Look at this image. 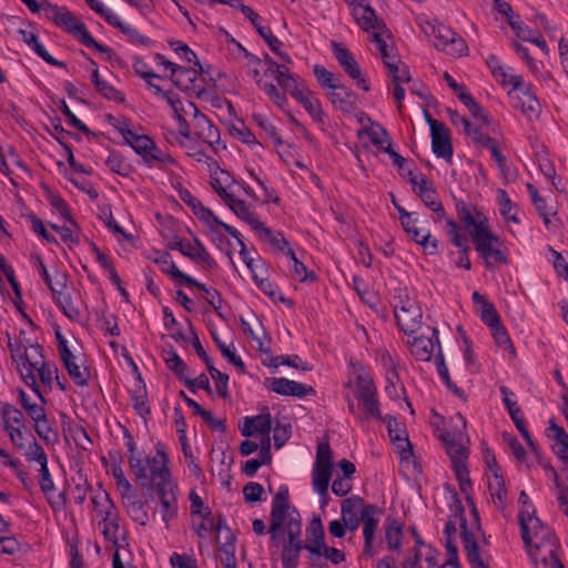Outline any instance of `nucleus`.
I'll list each match as a JSON object with an SVG mask.
<instances>
[{"mask_svg": "<svg viewBox=\"0 0 568 568\" xmlns=\"http://www.w3.org/2000/svg\"><path fill=\"white\" fill-rule=\"evenodd\" d=\"M352 367L355 374L353 383L356 389V398L362 404L366 415L376 420L384 419L379 409L377 387L372 375L365 371L361 363L352 364Z\"/></svg>", "mask_w": 568, "mask_h": 568, "instance_id": "obj_1", "label": "nucleus"}, {"mask_svg": "<svg viewBox=\"0 0 568 568\" xmlns=\"http://www.w3.org/2000/svg\"><path fill=\"white\" fill-rule=\"evenodd\" d=\"M471 242L478 255L484 260L486 268L493 270L495 264H509L508 256L498 247L500 244L499 237L490 229L485 232L480 227Z\"/></svg>", "mask_w": 568, "mask_h": 568, "instance_id": "obj_2", "label": "nucleus"}, {"mask_svg": "<svg viewBox=\"0 0 568 568\" xmlns=\"http://www.w3.org/2000/svg\"><path fill=\"white\" fill-rule=\"evenodd\" d=\"M432 36L435 38L434 45L437 50L445 51L454 57H463L468 53L466 41L459 37L450 27L443 23H428Z\"/></svg>", "mask_w": 568, "mask_h": 568, "instance_id": "obj_3", "label": "nucleus"}, {"mask_svg": "<svg viewBox=\"0 0 568 568\" xmlns=\"http://www.w3.org/2000/svg\"><path fill=\"white\" fill-rule=\"evenodd\" d=\"M43 10L49 20L53 21L55 26L64 28L68 33L77 37L80 42L83 41L84 34L89 33L87 26L65 7L44 2Z\"/></svg>", "mask_w": 568, "mask_h": 568, "instance_id": "obj_4", "label": "nucleus"}, {"mask_svg": "<svg viewBox=\"0 0 568 568\" xmlns=\"http://www.w3.org/2000/svg\"><path fill=\"white\" fill-rule=\"evenodd\" d=\"M332 50L335 59L337 60L344 72L353 79L358 88L365 92L371 90V83L366 75L361 71V67L356 61L354 54L344 44L333 41Z\"/></svg>", "mask_w": 568, "mask_h": 568, "instance_id": "obj_5", "label": "nucleus"}, {"mask_svg": "<svg viewBox=\"0 0 568 568\" xmlns=\"http://www.w3.org/2000/svg\"><path fill=\"white\" fill-rule=\"evenodd\" d=\"M518 521L520 527V535L524 541V545L530 556H532V537L530 535L529 523H532V529L535 537L539 536L541 532V537L547 539L548 541L555 540L554 534L545 526V524L536 516V510L532 508L529 510H520L518 515Z\"/></svg>", "mask_w": 568, "mask_h": 568, "instance_id": "obj_6", "label": "nucleus"}, {"mask_svg": "<svg viewBox=\"0 0 568 568\" xmlns=\"http://www.w3.org/2000/svg\"><path fill=\"white\" fill-rule=\"evenodd\" d=\"M169 272L171 273V277L176 281L179 285L196 287L199 291H202L205 294L207 304L216 312L220 318L226 321V316L221 311L223 298L217 290L207 288L203 283L182 272L176 265H172Z\"/></svg>", "mask_w": 568, "mask_h": 568, "instance_id": "obj_7", "label": "nucleus"}, {"mask_svg": "<svg viewBox=\"0 0 568 568\" xmlns=\"http://www.w3.org/2000/svg\"><path fill=\"white\" fill-rule=\"evenodd\" d=\"M383 509L375 504H367L363 508L361 519L363 521L364 548L363 554L366 557H374L377 551L374 548L375 531L378 527L379 516Z\"/></svg>", "mask_w": 568, "mask_h": 568, "instance_id": "obj_8", "label": "nucleus"}, {"mask_svg": "<svg viewBox=\"0 0 568 568\" xmlns=\"http://www.w3.org/2000/svg\"><path fill=\"white\" fill-rule=\"evenodd\" d=\"M264 386L278 395L303 398L314 396L316 390L313 386L305 385L285 377H268L264 379Z\"/></svg>", "mask_w": 568, "mask_h": 568, "instance_id": "obj_9", "label": "nucleus"}, {"mask_svg": "<svg viewBox=\"0 0 568 568\" xmlns=\"http://www.w3.org/2000/svg\"><path fill=\"white\" fill-rule=\"evenodd\" d=\"M349 7H352L353 18L363 30L369 31L385 28L383 20L377 18L376 11L369 6V3H365L364 0L358 1V3L351 4Z\"/></svg>", "mask_w": 568, "mask_h": 568, "instance_id": "obj_10", "label": "nucleus"}, {"mask_svg": "<svg viewBox=\"0 0 568 568\" xmlns=\"http://www.w3.org/2000/svg\"><path fill=\"white\" fill-rule=\"evenodd\" d=\"M100 17H102L110 26L126 36L130 41L138 42L144 47H152L154 44V41L151 38L141 34L138 29L123 22L119 16L113 13L110 9L106 8Z\"/></svg>", "mask_w": 568, "mask_h": 568, "instance_id": "obj_11", "label": "nucleus"}, {"mask_svg": "<svg viewBox=\"0 0 568 568\" xmlns=\"http://www.w3.org/2000/svg\"><path fill=\"white\" fill-rule=\"evenodd\" d=\"M422 308L418 303L409 304L403 311L395 312L396 323L399 329L406 335H412L422 325Z\"/></svg>", "mask_w": 568, "mask_h": 568, "instance_id": "obj_12", "label": "nucleus"}, {"mask_svg": "<svg viewBox=\"0 0 568 568\" xmlns=\"http://www.w3.org/2000/svg\"><path fill=\"white\" fill-rule=\"evenodd\" d=\"M31 347L34 351V361L30 363V366L34 367L43 386L51 390L53 375L59 373L58 367L55 364H50L44 361L42 347L38 343H36V345H31Z\"/></svg>", "mask_w": 568, "mask_h": 568, "instance_id": "obj_13", "label": "nucleus"}, {"mask_svg": "<svg viewBox=\"0 0 568 568\" xmlns=\"http://www.w3.org/2000/svg\"><path fill=\"white\" fill-rule=\"evenodd\" d=\"M435 344L442 349L437 328L432 329V337L418 336L410 342V352L416 359L429 362L434 353Z\"/></svg>", "mask_w": 568, "mask_h": 568, "instance_id": "obj_14", "label": "nucleus"}, {"mask_svg": "<svg viewBox=\"0 0 568 568\" xmlns=\"http://www.w3.org/2000/svg\"><path fill=\"white\" fill-rule=\"evenodd\" d=\"M328 99L334 108L342 113L351 114L356 110L357 94L344 84L337 87L336 90H332L328 94Z\"/></svg>", "mask_w": 568, "mask_h": 568, "instance_id": "obj_15", "label": "nucleus"}, {"mask_svg": "<svg viewBox=\"0 0 568 568\" xmlns=\"http://www.w3.org/2000/svg\"><path fill=\"white\" fill-rule=\"evenodd\" d=\"M432 136V151L437 158L450 161L454 150L449 131L445 125H442L430 132Z\"/></svg>", "mask_w": 568, "mask_h": 568, "instance_id": "obj_16", "label": "nucleus"}, {"mask_svg": "<svg viewBox=\"0 0 568 568\" xmlns=\"http://www.w3.org/2000/svg\"><path fill=\"white\" fill-rule=\"evenodd\" d=\"M120 134L123 138V143L129 145L136 154L143 160L149 154L150 149L154 148V140L145 134H138L129 128L120 130Z\"/></svg>", "mask_w": 568, "mask_h": 568, "instance_id": "obj_17", "label": "nucleus"}, {"mask_svg": "<svg viewBox=\"0 0 568 568\" xmlns=\"http://www.w3.org/2000/svg\"><path fill=\"white\" fill-rule=\"evenodd\" d=\"M306 544H303L307 552L314 555L325 545V531L320 517H314L306 528Z\"/></svg>", "mask_w": 568, "mask_h": 568, "instance_id": "obj_18", "label": "nucleus"}, {"mask_svg": "<svg viewBox=\"0 0 568 568\" xmlns=\"http://www.w3.org/2000/svg\"><path fill=\"white\" fill-rule=\"evenodd\" d=\"M384 528L387 549L389 551H399L404 539V524L396 517L387 516Z\"/></svg>", "mask_w": 568, "mask_h": 568, "instance_id": "obj_19", "label": "nucleus"}, {"mask_svg": "<svg viewBox=\"0 0 568 568\" xmlns=\"http://www.w3.org/2000/svg\"><path fill=\"white\" fill-rule=\"evenodd\" d=\"M18 33L20 34L21 40L47 63L59 68L65 67L63 61L57 60L48 52L45 47L39 41V38L36 33L23 29H19Z\"/></svg>", "mask_w": 568, "mask_h": 568, "instance_id": "obj_20", "label": "nucleus"}, {"mask_svg": "<svg viewBox=\"0 0 568 568\" xmlns=\"http://www.w3.org/2000/svg\"><path fill=\"white\" fill-rule=\"evenodd\" d=\"M61 420H62V430H63L65 437H71L73 439L74 444L79 448L87 449V445L92 444V440H91L87 429L82 425L72 420L65 414L61 415Z\"/></svg>", "mask_w": 568, "mask_h": 568, "instance_id": "obj_21", "label": "nucleus"}, {"mask_svg": "<svg viewBox=\"0 0 568 568\" xmlns=\"http://www.w3.org/2000/svg\"><path fill=\"white\" fill-rule=\"evenodd\" d=\"M474 304L477 306V314L480 320L489 327L499 324L500 316L496 311L493 303H490L485 295L475 291L471 295Z\"/></svg>", "mask_w": 568, "mask_h": 568, "instance_id": "obj_22", "label": "nucleus"}, {"mask_svg": "<svg viewBox=\"0 0 568 568\" xmlns=\"http://www.w3.org/2000/svg\"><path fill=\"white\" fill-rule=\"evenodd\" d=\"M459 221L463 223L466 231H468L471 241H474V236L480 227L486 232L490 227L488 225V220L484 213L477 210L476 206H473L465 213L458 215Z\"/></svg>", "mask_w": 568, "mask_h": 568, "instance_id": "obj_23", "label": "nucleus"}, {"mask_svg": "<svg viewBox=\"0 0 568 568\" xmlns=\"http://www.w3.org/2000/svg\"><path fill=\"white\" fill-rule=\"evenodd\" d=\"M414 185L417 186L414 187V191L428 209L433 212H443V204L438 200L437 191L433 186L432 182H429L425 176H422L420 181H417V184Z\"/></svg>", "mask_w": 568, "mask_h": 568, "instance_id": "obj_24", "label": "nucleus"}, {"mask_svg": "<svg viewBox=\"0 0 568 568\" xmlns=\"http://www.w3.org/2000/svg\"><path fill=\"white\" fill-rule=\"evenodd\" d=\"M460 529L462 542L470 566L477 564L478 561H483L478 542L474 532L468 529L466 518H463V523H460Z\"/></svg>", "mask_w": 568, "mask_h": 568, "instance_id": "obj_25", "label": "nucleus"}, {"mask_svg": "<svg viewBox=\"0 0 568 568\" xmlns=\"http://www.w3.org/2000/svg\"><path fill=\"white\" fill-rule=\"evenodd\" d=\"M295 100L303 105L305 111L312 116V119L320 123H325V114L323 112L320 100L312 98V92L306 87L298 93Z\"/></svg>", "mask_w": 568, "mask_h": 568, "instance_id": "obj_26", "label": "nucleus"}, {"mask_svg": "<svg viewBox=\"0 0 568 568\" xmlns=\"http://www.w3.org/2000/svg\"><path fill=\"white\" fill-rule=\"evenodd\" d=\"M201 222L205 223L213 233H217V229H223L229 235L236 236V229L221 221L211 209L201 205L193 213Z\"/></svg>", "mask_w": 568, "mask_h": 568, "instance_id": "obj_27", "label": "nucleus"}, {"mask_svg": "<svg viewBox=\"0 0 568 568\" xmlns=\"http://www.w3.org/2000/svg\"><path fill=\"white\" fill-rule=\"evenodd\" d=\"M224 203L239 219L248 224L254 231L258 230V227H262V222L254 216L253 212L250 211V207L244 200L236 199L233 194L232 201L226 200Z\"/></svg>", "mask_w": 568, "mask_h": 568, "instance_id": "obj_28", "label": "nucleus"}, {"mask_svg": "<svg viewBox=\"0 0 568 568\" xmlns=\"http://www.w3.org/2000/svg\"><path fill=\"white\" fill-rule=\"evenodd\" d=\"M274 78L277 81V84L293 99H295L296 95L305 88L301 85L300 78L295 77L286 67L275 70Z\"/></svg>", "mask_w": 568, "mask_h": 568, "instance_id": "obj_29", "label": "nucleus"}, {"mask_svg": "<svg viewBox=\"0 0 568 568\" xmlns=\"http://www.w3.org/2000/svg\"><path fill=\"white\" fill-rule=\"evenodd\" d=\"M195 125V134L199 139L214 148L220 144V131L207 116H199Z\"/></svg>", "mask_w": 568, "mask_h": 568, "instance_id": "obj_30", "label": "nucleus"}, {"mask_svg": "<svg viewBox=\"0 0 568 568\" xmlns=\"http://www.w3.org/2000/svg\"><path fill=\"white\" fill-rule=\"evenodd\" d=\"M435 364H436V369H437V373L438 375L440 376V378L443 379L444 384L446 385V387L453 393L455 394L457 397L466 400L467 397L465 395V392L458 387L450 378V375H449V372H448V368H447V365L445 363V358H444V354L442 352V349L437 351V353L435 354Z\"/></svg>", "mask_w": 568, "mask_h": 568, "instance_id": "obj_31", "label": "nucleus"}, {"mask_svg": "<svg viewBox=\"0 0 568 568\" xmlns=\"http://www.w3.org/2000/svg\"><path fill=\"white\" fill-rule=\"evenodd\" d=\"M531 84L523 87L520 90L523 97L519 98V104L521 112L528 118V120L537 119L540 114V104L535 94L531 93Z\"/></svg>", "mask_w": 568, "mask_h": 568, "instance_id": "obj_32", "label": "nucleus"}, {"mask_svg": "<svg viewBox=\"0 0 568 568\" xmlns=\"http://www.w3.org/2000/svg\"><path fill=\"white\" fill-rule=\"evenodd\" d=\"M131 400L133 409L142 418H146L151 414V407L148 404V392L145 383H136L135 388L131 392Z\"/></svg>", "mask_w": 568, "mask_h": 568, "instance_id": "obj_33", "label": "nucleus"}, {"mask_svg": "<svg viewBox=\"0 0 568 568\" xmlns=\"http://www.w3.org/2000/svg\"><path fill=\"white\" fill-rule=\"evenodd\" d=\"M333 474V466L314 464L312 470L313 488L316 493L326 494Z\"/></svg>", "mask_w": 568, "mask_h": 568, "instance_id": "obj_34", "label": "nucleus"}, {"mask_svg": "<svg viewBox=\"0 0 568 568\" xmlns=\"http://www.w3.org/2000/svg\"><path fill=\"white\" fill-rule=\"evenodd\" d=\"M129 465L140 487L152 490L154 488V481L153 478L148 475V469L143 465L142 459L135 455H130Z\"/></svg>", "mask_w": 568, "mask_h": 568, "instance_id": "obj_35", "label": "nucleus"}, {"mask_svg": "<svg viewBox=\"0 0 568 568\" xmlns=\"http://www.w3.org/2000/svg\"><path fill=\"white\" fill-rule=\"evenodd\" d=\"M263 364L272 368H277L280 365H287L303 372H311L313 369V367L308 363L303 362L298 355L271 356L270 362L263 361Z\"/></svg>", "mask_w": 568, "mask_h": 568, "instance_id": "obj_36", "label": "nucleus"}, {"mask_svg": "<svg viewBox=\"0 0 568 568\" xmlns=\"http://www.w3.org/2000/svg\"><path fill=\"white\" fill-rule=\"evenodd\" d=\"M302 549H304L303 541L287 539L283 545L281 556L283 568H297Z\"/></svg>", "mask_w": 568, "mask_h": 568, "instance_id": "obj_37", "label": "nucleus"}, {"mask_svg": "<svg viewBox=\"0 0 568 568\" xmlns=\"http://www.w3.org/2000/svg\"><path fill=\"white\" fill-rule=\"evenodd\" d=\"M381 422L387 423L388 436L393 443H402L409 446L407 429L404 424L399 423L394 415L383 416Z\"/></svg>", "mask_w": 568, "mask_h": 568, "instance_id": "obj_38", "label": "nucleus"}, {"mask_svg": "<svg viewBox=\"0 0 568 568\" xmlns=\"http://www.w3.org/2000/svg\"><path fill=\"white\" fill-rule=\"evenodd\" d=\"M364 499L361 496L352 495L345 498L341 505L342 520H346L349 517H358V511L363 514V508L366 507Z\"/></svg>", "mask_w": 568, "mask_h": 568, "instance_id": "obj_39", "label": "nucleus"}, {"mask_svg": "<svg viewBox=\"0 0 568 568\" xmlns=\"http://www.w3.org/2000/svg\"><path fill=\"white\" fill-rule=\"evenodd\" d=\"M285 255L293 262L292 272L300 282H315L317 280L316 273L313 271L308 272L305 264L296 257L295 252L291 247H287Z\"/></svg>", "mask_w": 568, "mask_h": 568, "instance_id": "obj_40", "label": "nucleus"}, {"mask_svg": "<svg viewBox=\"0 0 568 568\" xmlns=\"http://www.w3.org/2000/svg\"><path fill=\"white\" fill-rule=\"evenodd\" d=\"M32 361H34V358L30 359L29 363H26L27 366H21V367L19 366L18 371H19V374H20L23 383L32 389V392L38 396V398L41 400L42 404H47V399L43 396L41 388H40L39 384L37 383V379H36L34 373H33V371H36V369H34V367L30 366V363H32Z\"/></svg>", "mask_w": 568, "mask_h": 568, "instance_id": "obj_41", "label": "nucleus"}, {"mask_svg": "<svg viewBox=\"0 0 568 568\" xmlns=\"http://www.w3.org/2000/svg\"><path fill=\"white\" fill-rule=\"evenodd\" d=\"M113 510L114 509H112V510L101 509V514L104 515V517H103V524H104L103 535H104L105 539L112 540L114 546H118L119 542H118L116 531L119 530V521H118L119 518H118V515Z\"/></svg>", "mask_w": 568, "mask_h": 568, "instance_id": "obj_42", "label": "nucleus"}, {"mask_svg": "<svg viewBox=\"0 0 568 568\" xmlns=\"http://www.w3.org/2000/svg\"><path fill=\"white\" fill-rule=\"evenodd\" d=\"M168 354L169 357L165 358L166 366L182 383L187 376L189 367L174 348H171Z\"/></svg>", "mask_w": 568, "mask_h": 568, "instance_id": "obj_43", "label": "nucleus"}, {"mask_svg": "<svg viewBox=\"0 0 568 568\" xmlns=\"http://www.w3.org/2000/svg\"><path fill=\"white\" fill-rule=\"evenodd\" d=\"M0 414L3 419L4 428H7L8 425L26 427L24 416H23L22 412L20 409H18L17 407H14L13 405H11L9 403H3L1 405Z\"/></svg>", "mask_w": 568, "mask_h": 568, "instance_id": "obj_44", "label": "nucleus"}, {"mask_svg": "<svg viewBox=\"0 0 568 568\" xmlns=\"http://www.w3.org/2000/svg\"><path fill=\"white\" fill-rule=\"evenodd\" d=\"M383 151L392 158L394 164L398 168L400 175L406 176L412 184H417V176L414 174L413 170L406 169L407 160L392 148L390 142L383 149Z\"/></svg>", "mask_w": 568, "mask_h": 568, "instance_id": "obj_45", "label": "nucleus"}, {"mask_svg": "<svg viewBox=\"0 0 568 568\" xmlns=\"http://www.w3.org/2000/svg\"><path fill=\"white\" fill-rule=\"evenodd\" d=\"M105 164L113 173L121 176H129L133 171L132 165L119 152H112L105 160Z\"/></svg>", "mask_w": 568, "mask_h": 568, "instance_id": "obj_46", "label": "nucleus"}, {"mask_svg": "<svg viewBox=\"0 0 568 568\" xmlns=\"http://www.w3.org/2000/svg\"><path fill=\"white\" fill-rule=\"evenodd\" d=\"M313 73L322 88L336 90L337 87H341V84H342L339 82V79L336 78V75L333 72L326 70L321 64H315L313 67Z\"/></svg>", "mask_w": 568, "mask_h": 568, "instance_id": "obj_47", "label": "nucleus"}, {"mask_svg": "<svg viewBox=\"0 0 568 568\" xmlns=\"http://www.w3.org/2000/svg\"><path fill=\"white\" fill-rule=\"evenodd\" d=\"M59 110L61 113L68 119V122L71 126L80 131L85 136H97L98 133L91 131L89 126L79 120L75 114L70 110L67 102L64 100L60 101Z\"/></svg>", "mask_w": 568, "mask_h": 568, "instance_id": "obj_48", "label": "nucleus"}, {"mask_svg": "<svg viewBox=\"0 0 568 568\" xmlns=\"http://www.w3.org/2000/svg\"><path fill=\"white\" fill-rule=\"evenodd\" d=\"M211 336L214 341L217 348L221 351L222 355L235 367L240 369L241 373H245V364L242 361V358L236 355L233 351L230 349L229 346H226L219 337L217 333L213 329H211Z\"/></svg>", "mask_w": 568, "mask_h": 568, "instance_id": "obj_49", "label": "nucleus"}, {"mask_svg": "<svg viewBox=\"0 0 568 568\" xmlns=\"http://www.w3.org/2000/svg\"><path fill=\"white\" fill-rule=\"evenodd\" d=\"M64 367L75 385L80 387L89 385L90 371L88 367L80 369V366L74 362V359L70 361L68 364H64Z\"/></svg>", "mask_w": 568, "mask_h": 568, "instance_id": "obj_50", "label": "nucleus"}, {"mask_svg": "<svg viewBox=\"0 0 568 568\" xmlns=\"http://www.w3.org/2000/svg\"><path fill=\"white\" fill-rule=\"evenodd\" d=\"M254 122L266 132V134L273 140V143L276 148L283 144V140L278 134L275 125L267 119L266 115L262 113H253L252 115Z\"/></svg>", "mask_w": 568, "mask_h": 568, "instance_id": "obj_51", "label": "nucleus"}, {"mask_svg": "<svg viewBox=\"0 0 568 568\" xmlns=\"http://www.w3.org/2000/svg\"><path fill=\"white\" fill-rule=\"evenodd\" d=\"M257 231L265 235V237L271 243L274 250H277L285 254V251L287 250V247H290V243L284 237L282 232H273L271 227L266 226L264 223H262V227H258Z\"/></svg>", "mask_w": 568, "mask_h": 568, "instance_id": "obj_52", "label": "nucleus"}, {"mask_svg": "<svg viewBox=\"0 0 568 568\" xmlns=\"http://www.w3.org/2000/svg\"><path fill=\"white\" fill-rule=\"evenodd\" d=\"M495 70L496 71H494L491 74L496 79V81H498L501 85L505 87L507 84H510L513 87V90L515 91H519L523 89L524 80L521 75H509L506 71V68L503 65Z\"/></svg>", "mask_w": 568, "mask_h": 568, "instance_id": "obj_53", "label": "nucleus"}, {"mask_svg": "<svg viewBox=\"0 0 568 568\" xmlns=\"http://www.w3.org/2000/svg\"><path fill=\"white\" fill-rule=\"evenodd\" d=\"M34 430L38 436L43 439L47 444H54L58 442V433L52 430L50 422L44 415L43 418H39L34 422Z\"/></svg>", "mask_w": 568, "mask_h": 568, "instance_id": "obj_54", "label": "nucleus"}, {"mask_svg": "<svg viewBox=\"0 0 568 568\" xmlns=\"http://www.w3.org/2000/svg\"><path fill=\"white\" fill-rule=\"evenodd\" d=\"M464 131L467 135L471 136L473 142L480 148H487L493 144V139L489 135H485L481 129L477 125H473L470 121H464Z\"/></svg>", "mask_w": 568, "mask_h": 568, "instance_id": "obj_55", "label": "nucleus"}, {"mask_svg": "<svg viewBox=\"0 0 568 568\" xmlns=\"http://www.w3.org/2000/svg\"><path fill=\"white\" fill-rule=\"evenodd\" d=\"M489 328L491 329L493 337L499 347L504 348L505 351L515 353L513 342L501 321H499V324L496 326H489Z\"/></svg>", "mask_w": 568, "mask_h": 568, "instance_id": "obj_56", "label": "nucleus"}, {"mask_svg": "<svg viewBox=\"0 0 568 568\" xmlns=\"http://www.w3.org/2000/svg\"><path fill=\"white\" fill-rule=\"evenodd\" d=\"M235 541V535L230 534V539L220 546V551L223 554L222 565L224 568H236Z\"/></svg>", "mask_w": 568, "mask_h": 568, "instance_id": "obj_57", "label": "nucleus"}, {"mask_svg": "<svg viewBox=\"0 0 568 568\" xmlns=\"http://www.w3.org/2000/svg\"><path fill=\"white\" fill-rule=\"evenodd\" d=\"M387 69L393 85H402L404 82H409L412 80L408 67L404 63H387Z\"/></svg>", "mask_w": 568, "mask_h": 568, "instance_id": "obj_58", "label": "nucleus"}, {"mask_svg": "<svg viewBox=\"0 0 568 568\" xmlns=\"http://www.w3.org/2000/svg\"><path fill=\"white\" fill-rule=\"evenodd\" d=\"M168 43L175 51V53L183 58L186 62L192 64L200 63L196 53L192 49H190V47L186 43L180 40L172 39L168 40Z\"/></svg>", "mask_w": 568, "mask_h": 568, "instance_id": "obj_59", "label": "nucleus"}, {"mask_svg": "<svg viewBox=\"0 0 568 568\" xmlns=\"http://www.w3.org/2000/svg\"><path fill=\"white\" fill-rule=\"evenodd\" d=\"M462 437L447 445L446 453L449 456L452 464H459L467 460V448L460 443Z\"/></svg>", "mask_w": 568, "mask_h": 568, "instance_id": "obj_60", "label": "nucleus"}, {"mask_svg": "<svg viewBox=\"0 0 568 568\" xmlns=\"http://www.w3.org/2000/svg\"><path fill=\"white\" fill-rule=\"evenodd\" d=\"M128 511L131 518L139 523L141 526H145L149 521V514L145 510V504L140 500H130L128 503Z\"/></svg>", "mask_w": 568, "mask_h": 568, "instance_id": "obj_61", "label": "nucleus"}, {"mask_svg": "<svg viewBox=\"0 0 568 568\" xmlns=\"http://www.w3.org/2000/svg\"><path fill=\"white\" fill-rule=\"evenodd\" d=\"M55 303L61 308L62 313L70 320L75 321L80 316L79 308L73 304L70 295L62 294L61 296L54 297Z\"/></svg>", "mask_w": 568, "mask_h": 568, "instance_id": "obj_62", "label": "nucleus"}, {"mask_svg": "<svg viewBox=\"0 0 568 568\" xmlns=\"http://www.w3.org/2000/svg\"><path fill=\"white\" fill-rule=\"evenodd\" d=\"M32 437V442L28 445L26 457L29 462H37L40 466L48 464V457L42 446Z\"/></svg>", "mask_w": 568, "mask_h": 568, "instance_id": "obj_63", "label": "nucleus"}, {"mask_svg": "<svg viewBox=\"0 0 568 568\" xmlns=\"http://www.w3.org/2000/svg\"><path fill=\"white\" fill-rule=\"evenodd\" d=\"M182 383L192 393H196L199 389H203L207 394H212L210 379L204 373L200 374L196 378H190L186 376Z\"/></svg>", "mask_w": 568, "mask_h": 568, "instance_id": "obj_64", "label": "nucleus"}]
</instances>
